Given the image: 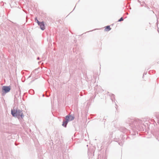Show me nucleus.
<instances>
[{
  "label": "nucleus",
  "instance_id": "nucleus-4",
  "mask_svg": "<svg viewBox=\"0 0 159 159\" xmlns=\"http://www.w3.org/2000/svg\"><path fill=\"white\" fill-rule=\"evenodd\" d=\"M69 116H66V120H64L62 122V125L65 127H66L68 122L69 121Z\"/></svg>",
  "mask_w": 159,
  "mask_h": 159
},
{
  "label": "nucleus",
  "instance_id": "nucleus-7",
  "mask_svg": "<svg viewBox=\"0 0 159 159\" xmlns=\"http://www.w3.org/2000/svg\"><path fill=\"white\" fill-rule=\"evenodd\" d=\"M114 141L117 142L118 143V144L120 146H123L124 142V140L123 139H122L121 140L116 139Z\"/></svg>",
  "mask_w": 159,
  "mask_h": 159
},
{
  "label": "nucleus",
  "instance_id": "nucleus-13",
  "mask_svg": "<svg viewBox=\"0 0 159 159\" xmlns=\"http://www.w3.org/2000/svg\"><path fill=\"white\" fill-rule=\"evenodd\" d=\"M127 131V129L126 128H125L124 130L123 131V132L125 133Z\"/></svg>",
  "mask_w": 159,
  "mask_h": 159
},
{
  "label": "nucleus",
  "instance_id": "nucleus-17",
  "mask_svg": "<svg viewBox=\"0 0 159 159\" xmlns=\"http://www.w3.org/2000/svg\"><path fill=\"white\" fill-rule=\"evenodd\" d=\"M31 77V75H30V76H29L28 78H30Z\"/></svg>",
  "mask_w": 159,
  "mask_h": 159
},
{
  "label": "nucleus",
  "instance_id": "nucleus-10",
  "mask_svg": "<svg viewBox=\"0 0 159 159\" xmlns=\"http://www.w3.org/2000/svg\"><path fill=\"white\" fill-rule=\"evenodd\" d=\"M132 120H131L130 119H128L126 120V122L127 123L129 124V126H130L131 122Z\"/></svg>",
  "mask_w": 159,
  "mask_h": 159
},
{
  "label": "nucleus",
  "instance_id": "nucleus-9",
  "mask_svg": "<svg viewBox=\"0 0 159 159\" xmlns=\"http://www.w3.org/2000/svg\"><path fill=\"white\" fill-rule=\"evenodd\" d=\"M66 116H69V121H72V120H73L74 118H75V117L74 116H71V115H67Z\"/></svg>",
  "mask_w": 159,
  "mask_h": 159
},
{
  "label": "nucleus",
  "instance_id": "nucleus-8",
  "mask_svg": "<svg viewBox=\"0 0 159 159\" xmlns=\"http://www.w3.org/2000/svg\"><path fill=\"white\" fill-rule=\"evenodd\" d=\"M111 29L110 25H107L105 27V30L106 31H109Z\"/></svg>",
  "mask_w": 159,
  "mask_h": 159
},
{
  "label": "nucleus",
  "instance_id": "nucleus-12",
  "mask_svg": "<svg viewBox=\"0 0 159 159\" xmlns=\"http://www.w3.org/2000/svg\"><path fill=\"white\" fill-rule=\"evenodd\" d=\"M114 96H115V95L114 94H111V99L112 101H113L112 98H114Z\"/></svg>",
  "mask_w": 159,
  "mask_h": 159
},
{
  "label": "nucleus",
  "instance_id": "nucleus-3",
  "mask_svg": "<svg viewBox=\"0 0 159 159\" xmlns=\"http://www.w3.org/2000/svg\"><path fill=\"white\" fill-rule=\"evenodd\" d=\"M2 94L4 95L10 91L11 88L10 86H4L2 87Z\"/></svg>",
  "mask_w": 159,
  "mask_h": 159
},
{
  "label": "nucleus",
  "instance_id": "nucleus-11",
  "mask_svg": "<svg viewBox=\"0 0 159 159\" xmlns=\"http://www.w3.org/2000/svg\"><path fill=\"white\" fill-rule=\"evenodd\" d=\"M124 20V19L122 17H121L118 20V22H120L122 21H123Z\"/></svg>",
  "mask_w": 159,
  "mask_h": 159
},
{
  "label": "nucleus",
  "instance_id": "nucleus-2",
  "mask_svg": "<svg viewBox=\"0 0 159 159\" xmlns=\"http://www.w3.org/2000/svg\"><path fill=\"white\" fill-rule=\"evenodd\" d=\"M140 121L139 120H133L131 122L130 126L133 128L137 129L138 128V126L140 124Z\"/></svg>",
  "mask_w": 159,
  "mask_h": 159
},
{
  "label": "nucleus",
  "instance_id": "nucleus-18",
  "mask_svg": "<svg viewBox=\"0 0 159 159\" xmlns=\"http://www.w3.org/2000/svg\"><path fill=\"white\" fill-rule=\"evenodd\" d=\"M93 30H91V31H92ZM89 32V31H87V32Z\"/></svg>",
  "mask_w": 159,
  "mask_h": 159
},
{
  "label": "nucleus",
  "instance_id": "nucleus-5",
  "mask_svg": "<svg viewBox=\"0 0 159 159\" xmlns=\"http://www.w3.org/2000/svg\"><path fill=\"white\" fill-rule=\"evenodd\" d=\"M38 24L40 26V28L42 30H45V27L44 23L43 22H41L38 21Z\"/></svg>",
  "mask_w": 159,
  "mask_h": 159
},
{
  "label": "nucleus",
  "instance_id": "nucleus-15",
  "mask_svg": "<svg viewBox=\"0 0 159 159\" xmlns=\"http://www.w3.org/2000/svg\"><path fill=\"white\" fill-rule=\"evenodd\" d=\"M40 59V58L39 57H38L37 58V60H39Z\"/></svg>",
  "mask_w": 159,
  "mask_h": 159
},
{
  "label": "nucleus",
  "instance_id": "nucleus-16",
  "mask_svg": "<svg viewBox=\"0 0 159 159\" xmlns=\"http://www.w3.org/2000/svg\"><path fill=\"white\" fill-rule=\"evenodd\" d=\"M145 74L146 75V73H144L143 75V77L144 76V75Z\"/></svg>",
  "mask_w": 159,
  "mask_h": 159
},
{
  "label": "nucleus",
  "instance_id": "nucleus-14",
  "mask_svg": "<svg viewBox=\"0 0 159 159\" xmlns=\"http://www.w3.org/2000/svg\"><path fill=\"white\" fill-rule=\"evenodd\" d=\"M35 20L37 22V23H38V21H39V20H38V19L37 17H35Z\"/></svg>",
  "mask_w": 159,
  "mask_h": 159
},
{
  "label": "nucleus",
  "instance_id": "nucleus-1",
  "mask_svg": "<svg viewBox=\"0 0 159 159\" xmlns=\"http://www.w3.org/2000/svg\"><path fill=\"white\" fill-rule=\"evenodd\" d=\"M11 114L13 116L16 117L18 119L20 117L22 118L24 116L23 111L21 109H20L18 108H16L15 109L14 108L13 109H11Z\"/></svg>",
  "mask_w": 159,
  "mask_h": 159
},
{
  "label": "nucleus",
  "instance_id": "nucleus-6",
  "mask_svg": "<svg viewBox=\"0 0 159 159\" xmlns=\"http://www.w3.org/2000/svg\"><path fill=\"white\" fill-rule=\"evenodd\" d=\"M88 154L89 156V159H90L94 156V151L93 150H89Z\"/></svg>",
  "mask_w": 159,
  "mask_h": 159
}]
</instances>
